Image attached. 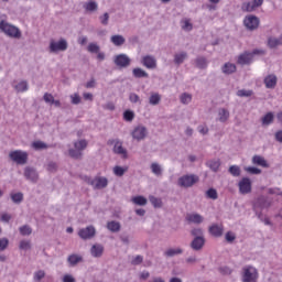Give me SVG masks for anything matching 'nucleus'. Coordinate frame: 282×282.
<instances>
[{"label": "nucleus", "instance_id": "nucleus-12", "mask_svg": "<svg viewBox=\"0 0 282 282\" xmlns=\"http://www.w3.org/2000/svg\"><path fill=\"white\" fill-rule=\"evenodd\" d=\"M148 133L149 131L147 130V127L138 126L133 129L131 135L133 140H138V142H140V140H144V138H147Z\"/></svg>", "mask_w": 282, "mask_h": 282}, {"label": "nucleus", "instance_id": "nucleus-26", "mask_svg": "<svg viewBox=\"0 0 282 282\" xmlns=\"http://www.w3.org/2000/svg\"><path fill=\"white\" fill-rule=\"evenodd\" d=\"M263 127H270L274 122V112H267L261 119Z\"/></svg>", "mask_w": 282, "mask_h": 282}, {"label": "nucleus", "instance_id": "nucleus-20", "mask_svg": "<svg viewBox=\"0 0 282 282\" xmlns=\"http://www.w3.org/2000/svg\"><path fill=\"white\" fill-rule=\"evenodd\" d=\"M238 65H250L252 63V54L249 52H245L238 56L237 61Z\"/></svg>", "mask_w": 282, "mask_h": 282}, {"label": "nucleus", "instance_id": "nucleus-57", "mask_svg": "<svg viewBox=\"0 0 282 282\" xmlns=\"http://www.w3.org/2000/svg\"><path fill=\"white\" fill-rule=\"evenodd\" d=\"M70 102L72 105H80L82 102L80 95H78V93L70 95Z\"/></svg>", "mask_w": 282, "mask_h": 282}, {"label": "nucleus", "instance_id": "nucleus-16", "mask_svg": "<svg viewBox=\"0 0 282 282\" xmlns=\"http://www.w3.org/2000/svg\"><path fill=\"white\" fill-rule=\"evenodd\" d=\"M251 162L256 166H262V169H270V163H268L265 158H263L259 154L253 155L252 159H251Z\"/></svg>", "mask_w": 282, "mask_h": 282}, {"label": "nucleus", "instance_id": "nucleus-63", "mask_svg": "<svg viewBox=\"0 0 282 282\" xmlns=\"http://www.w3.org/2000/svg\"><path fill=\"white\" fill-rule=\"evenodd\" d=\"M269 195H280L282 197V191L279 187H270L268 189Z\"/></svg>", "mask_w": 282, "mask_h": 282}, {"label": "nucleus", "instance_id": "nucleus-56", "mask_svg": "<svg viewBox=\"0 0 282 282\" xmlns=\"http://www.w3.org/2000/svg\"><path fill=\"white\" fill-rule=\"evenodd\" d=\"M19 248L20 250H30L32 248V242L30 240H22Z\"/></svg>", "mask_w": 282, "mask_h": 282}, {"label": "nucleus", "instance_id": "nucleus-43", "mask_svg": "<svg viewBox=\"0 0 282 282\" xmlns=\"http://www.w3.org/2000/svg\"><path fill=\"white\" fill-rule=\"evenodd\" d=\"M182 23V30H184V32H191V30H193V23H191L189 19H184L181 21Z\"/></svg>", "mask_w": 282, "mask_h": 282}, {"label": "nucleus", "instance_id": "nucleus-49", "mask_svg": "<svg viewBox=\"0 0 282 282\" xmlns=\"http://www.w3.org/2000/svg\"><path fill=\"white\" fill-rule=\"evenodd\" d=\"M129 100L132 102V105H142V100H140V96L135 93H130Z\"/></svg>", "mask_w": 282, "mask_h": 282}, {"label": "nucleus", "instance_id": "nucleus-11", "mask_svg": "<svg viewBox=\"0 0 282 282\" xmlns=\"http://www.w3.org/2000/svg\"><path fill=\"white\" fill-rule=\"evenodd\" d=\"M24 177L28 180V182H32V184H36L39 182V172L36 169L32 166H26L24 169Z\"/></svg>", "mask_w": 282, "mask_h": 282}, {"label": "nucleus", "instance_id": "nucleus-64", "mask_svg": "<svg viewBox=\"0 0 282 282\" xmlns=\"http://www.w3.org/2000/svg\"><path fill=\"white\" fill-rule=\"evenodd\" d=\"M62 282H76V278L72 274H65L62 278Z\"/></svg>", "mask_w": 282, "mask_h": 282}, {"label": "nucleus", "instance_id": "nucleus-19", "mask_svg": "<svg viewBox=\"0 0 282 282\" xmlns=\"http://www.w3.org/2000/svg\"><path fill=\"white\" fill-rule=\"evenodd\" d=\"M206 246V238H194L191 242L192 250H195L196 252L202 250Z\"/></svg>", "mask_w": 282, "mask_h": 282}, {"label": "nucleus", "instance_id": "nucleus-32", "mask_svg": "<svg viewBox=\"0 0 282 282\" xmlns=\"http://www.w3.org/2000/svg\"><path fill=\"white\" fill-rule=\"evenodd\" d=\"M206 166H208V169H210V171H213L214 173H217V171H219V166H221V161L209 160L207 161Z\"/></svg>", "mask_w": 282, "mask_h": 282}, {"label": "nucleus", "instance_id": "nucleus-27", "mask_svg": "<svg viewBox=\"0 0 282 282\" xmlns=\"http://www.w3.org/2000/svg\"><path fill=\"white\" fill-rule=\"evenodd\" d=\"M195 65L198 69H206L208 67V59L204 56H198L195 59Z\"/></svg>", "mask_w": 282, "mask_h": 282}, {"label": "nucleus", "instance_id": "nucleus-38", "mask_svg": "<svg viewBox=\"0 0 282 282\" xmlns=\"http://www.w3.org/2000/svg\"><path fill=\"white\" fill-rule=\"evenodd\" d=\"M162 100V96H160V94L158 93H153L150 98H149V102L150 105H152L153 107L160 105V101Z\"/></svg>", "mask_w": 282, "mask_h": 282}, {"label": "nucleus", "instance_id": "nucleus-21", "mask_svg": "<svg viewBox=\"0 0 282 282\" xmlns=\"http://www.w3.org/2000/svg\"><path fill=\"white\" fill-rule=\"evenodd\" d=\"M276 82H278V78H276V75L274 74H271L264 77V85L267 89H274V87H276Z\"/></svg>", "mask_w": 282, "mask_h": 282}, {"label": "nucleus", "instance_id": "nucleus-6", "mask_svg": "<svg viewBox=\"0 0 282 282\" xmlns=\"http://www.w3.org/2000/svg\"><path fill=\"white\" fill-rule=\"evenodd\" d=\"M67 47H68L67 40L61 39L57 42L52 40L50 42L48 50H50L51 54H56V52H65V51H67Z\"/></svg>", "mask_w": 282, "mask_h": 282}, {"label": "nucleus", "instance_id": "nucleus-36", "mask_svg": "<svg viewBox=\"0 0 282 282\" xmlns=\"http://www.w3.org/2000/svg\"><path fill=\"white\" fill-rule=\"evenodd\" d=\"M191 235L192 237H194V239H206L204 237V229L199 228V227H195L191 230Z\"/></svg>", "mask_w": 282, "mask_h": 282}, {"label": "nucleus", "instance_id": "nucleus-23", "mask_svg": "<svg viewBox=\"0 0 282 282\" xmlns=\"http://www.w3.org/2000/svg\"><path fill=\"white\" fill-rule=\"evenodd\" d=\"M102 252H105V247H102V245H94L90 248V254H91V257H95L96 259L102 257Z\"/></svg>", "mask_w": 282, "mask_h": 282}, {"label": "nucleus", "instance_id": "nucleus-7", "mask_svg": "<svg viewBox=\"0 0 282 282\" xmlns=\"http://www.w3.org/2000/svg\"><path fill=\"white\" fill-rule=\"evenodd\" d=\"M88 184L93 186L95 191H101V188H107L109 180L105 176H97L95 178H88Z\"/></svg>", "mask_w": 282, "mask_h": 282}, {"label": "nucleus", "instance_id": "nucleus-17", "mask_svg": "<svg viewBox=\"0 0 282 282\" xmlns=\"http://www.w3.org/2000/svg\"><path fill=\"white\" fill-rule=\"evenodd\" d=\"M83 8L88 14H94V12H98V2L88 0L87 2H84Z\"/></svg>", "mask_w": 282, "mask_h": 282}, {"label": "nucleus", "instance_id": "nucleus-44", "mask_svg": "<svg viewBox=\"0 0 282 282\" xmlns=\"http://www.w3.org/2000/svg\"><path fill=\"white\" fill-rule=\"evenodd\" d=\"M19 230H20V235H22L23 237H28L32 235V227L28 225L20 227Z\"/></svg>", "mask_w": 282, "mask_h": 282}, {"label": "nucleus", "instance_id": "nucleus-13", "mask_svg": "<svg viewBox=\"0 0 282 282\" xmlns=\"http://www.w3.org/2000/svg\"><path fill=\"white\" fill-rule=\"evenodd\" d=\"M78 236L80 237V239H91L96 236V228H94V226L82 228L78 231Z\"/></svg>", "mask_w": 282, "mask_h": 282}, {"label": "nucleus", "instance_id": "nucleus-29", "mask_svg": "<svg viewBox=\"0 0 282 282\" xmlns=\"http://www.w3.org/2000/svg\"><path fill=\"white\" fill-rule=\"evenodd\" d=\"M221 72L223 74H235L237 72V66L232 63H226L223 67H221Z\"/></svg>", "mask_w": 282, "mask_h": 282}, {"label": "nucleus", "instance_id": "nucleus-34", "mask_svg": "<svg viewBox=\"0 0 282 282\" xmlns=\"http://www.w3.org/2000/svg\"><path fill=\"white\" fill-rule=\"evenodd\" d=\"M186 58H188V54L186 52L176 53L174 55V63L175 65H182Z\"/></svg>", "mask_w": 282, "mask_h": 282}, {"label": "nucleus", "instance_id": "nucleus-31", "mask_svg": "<svg viewBox=\"0 0 282 282\" xmlns=\"http://www.w3.org/2000/svg\"><path fill=\"white\" fill-rule=\"evenodd\" d=\"M14 89L15 91H18V94H23L24 91H28V89H30V85L26 80H21L14 86Z\"/></svg>", "mask_w": 282, "mask_h": 282}, {"label": "nucleus", "instance_id": "nucleus-51", "mask_svg": "<svg viewBox=\"0 0 282 282\" xmlns=\"http://www.w3.org/2000/svg\"><path fill=\"white\" fill-rule=\"evenodd\" d=\"M32 147L35 149V151H42L43 149H47V145L43 141H35L32 143Z\"/></svg>", "mask_w": 282, "mask_h": 282}, {"label": "nucleus", "instance_id": "nucleus-1", "mask_svg": "<svg viewBox=\"0 0 282 282\" xmlns=\"http://www.w3.org/2000/svg\"><path fill=\"white\" fill-rule=\"evenodd\" d=\"M270 206H272V203L269 202L265 196H259L253 200L252 210L256 213V217H258L260 221H263V210H265V208H270Z\"/></svg>", "mask_w": 282, "mask_h": 282}, {"label": "nucleus", "instance_id": "nucleus-50", "mask_svg": "<svg viewBox=\"0 0 282 282\" xmlns=\"http://www.w3.org/2000/svg\"><path fill=\"white\" fill-rule=\"evenodd\" d=\"M46 171L50 173H56V171H58V164L54 161H50L46 165Z\"/></svg>", "mask_w": 282, "mask_h": 282}, {"label": "nucleus", "instance_id": "nucleus-53", "mask_svg": "<svg viewBox=\"0 0 282 282\" xmlns=\"http://www.w3.org/2000/svg\"><path fill=\"white\" fill-rule=\"evenodd\" d=\"M150 203L152 204V206H154V208H162V199L155 196L150 197Z\"/></svg>", "mask_w": 282, "mask_h": 282}, {"label": "nucleus", "instance_id": "nucleus-33", "mask_svg": "<svg viewBox=\"0 0 282 282\" xmlns=\"http://www.w3.org/2000/svg\"><path fill=\"white\" fill-rule=\"evenodd\" d=\"M107 228L110 230V232H120L122 225H120L119 221L111 220L107 223Z\"/></svg>", "mask_w": 282, "mask_h": 282}, {"label": "nucleus", "instance_id": "nucleus-3", "mask_svg": "<svg viewBox=\"0 0 282 282\" xmlns=\"http://www.w3.org/2000/svg\"><path fill=\"white\" fill-rule=\"evenodd\" d=\"M199 182V176L195 174H185L178 178V186L182 188H191Z\"/></svg>", "mask_w": 282, "mask_h": 282}, {"label": "nucleus", "instance_id": "nucleus-62", "mask_svg": "<svg viewBox=\"0 0 282 282\" xmlns=\"http://www.w3.org/2000/svg\"><path fill=\"white\" fill-rule=\"evenodd\" d=\"M99 21L101 25H109V13L106 12L102 15H100Z\"/></svg>", "mask_w": 282, "mask_h": 282}, {"label": "nucleus", "instance_id": "nucleus-28", "mask_svg": "<svg viewBox=\"0 0 282 282\" xmlns=\"http://www.w3.org/2000/svg\"><path fill=\"white\" fill-rule=\"evenodd\" d=\"M230 118V111L226 108H220L218 110V122H226Z\"/></svg>", "mask_w": 282, "mask_h": 282}, {"label": "nucleus", "instance_id": "nucleus-15", "mask_svg": "<svg viewBox=\"0 0 282 282\" xmlns=\"http://www.w3.org/2000/svg\"><path fill=\"white\" fill-rule=\"evenodd\" d=\"M113 143H115V145H113V153H116L117 155H122V158L124 160H127V158H128L127 149H124L122 147V141L116 139V140L111 141V144H113Z\"/></svg>", "mask_w": 282, "mask_h": 282}, {"label": "nucleus", "instance_id": "nucleus-9", "mask_svg": "<svg viewBox=\"0 0 282 282\" xmlns=\"http://www.w3.org/2000/svg\"><path fill=\"white\" fill-rule=\"evenodd\" d=\"M113 63L117 67L124 69V68L129 67V65H131V58L128 57L127 54L121 53V54L115 56Z\"/></svg>", "mask_w": 282, "mask_h": 282}, {"label": "nucleus", "instance_id": "nucleus-54", "mask_svg": "<svg viewBox=\"0 0 282 282\" xmlns=\"http://www.w3.org/2000/svg\"><path fill=\"white\" fill-rule=\"evenodd\" d=\"M245 171L247 173H250V175H261V169H258V167H254V166L245 167Z\"/></svg>", "mask_w": 282, "mask_h": 282}, {"label": "nucleus", "instance_id": "nucleus-25", "mask_svg": "<svg viewBox=\"0 0 282 282\" xmlns=\"http://www.w3.org/2000/svg\"><path fill=\"white\" fill-rule=\"evenodd\" d=\"M268 45L271 50H274L282 45V34L279 37H269Z\"/></svg>", "mask_w": 282, "mask_h": 282}, {"label": "nucleus", "instance_id": "nucleus-22", "mask_svg": "<svg viewBox=\"0 0 282 282\" xmlns=\"http://www.w3.org/2000/svg\"><path fill=\"white\" fill-rule=\"evenodd\" d=\"M186 220H187L189 224L199 225V224H204V216H202V215H199V214H187Z\"/></svg>", "mask_w": 282, "mask_h": 282}, {"label": "nucleus", "instance_id": "nucleus-48", "mask_svg": "<svg viewBox=\"0 0 282 282\" xmlns=\"http://www.w3.org/2000/svg\"><path fill=\"white\" fill-rule=\"evenodd\" d=\"M75 149L77 151H85L87 149V141L86 140H79L74 143Z\"/></svg>", "mask_w": 282, "mask_h": 282}, {"label": "nucleus", "instance_id": "nucleus-45", "mask_svg": "<svg viewBox=\"0 0 282 282\" xmlns=\"http://www.w3.org/2000/svg\"><path fill=\"white\" fill-rule=\"evenodd\" d=\"M229 173L234 177H239V175H241V167H239L238 165H231L229 167Z\"/></svg>", "mask_w": 282, "mask_h": 282}, {"label": "nucleus", "instance_id": "nucleus-18", "mask_svg": "<svg viewBox=\"0 0 282 282\" xmlns=\"http://www.w3.org/2000/svg\"><path fill=\"white\" fill-rule=\"evenodd\" d=\"M178 254H184V249L180 247L169 248L163 252V256L166 257V259H173V257H178Z\"/></svg>", "mask_w": 282, "mask_h": 282}, {"label": "nucleus", "instance_id": "nucleus-46", "mask_svg": "<svg viewBox=\"0 0 282 282\" xmlns=\"http://www.w3.org/2000/svg\"><path fill=\"white\" fill-rule=\"evenodd\" d=\"M45 279V272L43 270L35 271L33 274V281L34 282H40Z\"/></svg>", "mask_w": 282, "mask_h": 282}, {"label": "nucleus", "instance_id": "nucleus-5", "mask_svg": "<svg viewBox=\"0 0 282 282\" xmlns=\"http://www.w3.org/2000/svg\"><path fill=\"white\" fill-rule=\"evenodd\" d=\"M9 158L12 162H15V164H28V152L21 150L11 151Z\"/></svg>", "mask_w": 282, "mask_h": 282}, {"label": "nucleus", "instance_id": "nucleus-58", "mask_svg": "<svg viewBox=\"0 0 282 282\" xmlns=\"http://www.w3.org/2000/svg\"><path fill=\"white\" fill-rule=\"evenodd\" d=\"M88 52H90V54H98V52H100V46L96 43H90L88 45Z\"/></svg>", "mask_w": 282, "mask_h": 282}, {"label": "nucleus", "instance_id": "nucleus-47", "mask_svg": "<svg viewBox=\"0 0 282 282\" xmlns=\"http://www.w3.org/2000/svg\"><path fill=\"white\" fill-rule=\"evenodd\" d=\"M11 199L13 204H21L23 202V193L11 194Z\"/></svg>", "mask_w": 282, "mask_h": 282}, {"label": "nucleus", "instance_id": "nucleus-60", "mask_svg": "<svg viewBox=\"0 0 282 282\" xmlns=\"http://www.w3.org/2000/svg\"><path fill=\"white\" fill-rule=\"evenodd\" d=\"M127 170L126 169H123L122 166H115L113 167V173H115V175H117V177H122V175H124V172H126Z\"/></svg>", "mask_w": 282, "mask_h": 282}, {"label": "nucleus", "instance_id": "nucleus-2", "mask_svg": "<svg viewBox=\"0 0 282 282\" xmlns=\"http://www.w3.org/2000/svg\"><path fill=\"white\" fill-rule=\"evenodd\" d=\"M0 30L7 34V36H10L11 39H21V31L19 28L6 22H0Z\"/></svg>", "mask_w": 282, "mask_h": 282}, {"label": "nucleus", "instance_id": "nucleus-8", "mask_svg": "<svg viewBox=\"0 0 282 282\" xmlns=\"http://www.w3.org/2000/svg\"><path fill=\"white\" fill-rule=\"evenodd\" d=\"M259 23H261V21L259 20V18H257V15H247L243 19V25L250 32H254V30L259 28Z\"/></svg>", "mask_w": 282, "mask_h": 282}, {"label": "nucleus", "instance_id": "nucleus-52", "mask_svg": "<svg viewBox=\"0 0 282 282\" xmlns=\"http://www.w3.org/2000/svg\"><path fill=\"white\" fill-rule=\"evenodd\" d=\"M252 94H253L252 90H246V89H240L237 91V96H239V98H250Z\"/></svg>", "mask_w": 282, "mask_h": 282}, {"label": "nucleus", "instance_id": "nucleus-10", "mask_svg": "<svg viewBox=\"0 0 282 282\" xmlns=\"http://www.w3.org/2000/svg\"><path fill=\"white\" fill-rule=\"evenodd\" d=\"M238 187H239V193L241 195H248V193H252V181H250V178L248 177H243L238 183Z\"/></svg>", "mask_w": 282, "mask_h": 282}, {"label": "nucleus", "instance_id": "nucleus-4", "mask_svg": "<svg viewBox=\"0 0 282 282\" xmlns=\"http://www.w3.org/2000/svg\"><path fill=\"white\" fill-rule=\"evenodd\" d=\"M259 272L254 267L247 265L242 269V282H257Z\"/></svg>", "mask_w": 282, "mask_h": 282}, {"label": "nucleus", "instance_id": "nucleus-61", "mask_svg": "<svg viewBox=\"0 0 282 282\" xmlns=\"http://www.w3.org/2000/svg\"><path fill=\"white\" fill-rule=\"evenodd\" d=\"M206 195L209 199H217L218 195H217V189L215 188H209L207 192H206Z\"/></svg>", "mask_w": 282, "mask_h": 282}, {"label": "nucleus", "instance_id": "nucleus-41", "mask_svg": "<svg viewBox=\"0 0 282 282\" xmlns=\"http://www.w3.org/2000/svg\"><path fill=\"white\" fill-rule=\"evenodd\" d=\"M132 203L135 204V206H147L148 200L144 196H134Z\"/></svg>", "mask_w": 282, "mask_h": 282}, {"label": "nucleus", "instance_id": "nucleus-14", "mask_svg": "<svg viewBox=\"0 0 282 282\" xmlns=\"http://www.w3.org/2000/svg\"><path fill=\"white\" fill-rule=\"evenodd\" d=\"M141 63L147 69H155L158 67V59L153 55L143 56Z\"/></svg>", "mask_w": 282, "mask_h": 282}, {"label": "nucleus", "instance_id": "nucleus-30", "mask_svg": "<svg viewBox=\"0 0 282 282\" xmlns=\"http://www.w3.org/2000/svg\"><path fill=\"white\" fill-rule=\"evenodd\" d=\"M110 42L113 43L116 45V47H120V46L124 45L127 40L122 35H112L110 37Z\"/></svg>", "mask_w": 282, "mask_h": 282}, {"label": "nucleus", "instance_id": "nucleus-37", "mask_svg": "<svg viewBox=\"0 0 282 282\" xmlns=\"http://www.w3.org/2000/svg\"><path fill=\"white\" fill-rule=\"evenodd\" d=\"M67 261H68L69 265H72V267L78 265V263H80V261H83V257H80L78 254H70L67 258Z\"/></svg>", "mask_w": 282, "mask_h": 282}, {"label": "nucleus", "instance_id": "nucleus-39", "mask_svg": "<svg viewBox=\"0 0 282 282\" xmlns=\"http://www.w3.org/2000/svg\"><path fill=\"white\" fill-rule=\"evenodd\" d=\"M151 172L153 173V175H156V177H160V175H162V165L159 163H152L150 165Z\"/></svg>", "mask_w": 282, "mask_h": 282}, {"label": "nucleus", "instance_id": "nucleus-55", "mask_svg": "<svg viewBox=\"0 0 282 282\" xmlns=\"http://www.w3.org/2000/svg\"><path fill=\"white\" fill-rule=\"evenodd\" d=\"M135 118V113L131 110H126L123 112V119L127 120V122H131Z\"/></svg>", "mask_w": 282, "mask_h": 282}, {"label": "nucleus", "instance_id": "nucleus-59", "mask_svg": "<svg viewBox=\"0 0 282 282\" xmlns=\"http://www.w3.org/2000/svg\"><path fill=\"white\" fill-rule=\"evenodd\" d=\"M68 154L70 155V158H74L75 160L80 159V155H83V153H80V150L77 149H70L68 151Z\"/></svg>", "mask_w": 282, "mask_h": 282}, {"label": "nucleus", "instance_id": "nucleus-40", "mask_svg": "<svg viewBox=\"0 0 282 282\" xmlns=\"http://www.w3.org/2000/svg\"><path fill=\"white\" fill-rule=\"evenodd\" d=\"M242 12H254L257 7H254L253 2H243L241 6Z\"/></svg>", "mask_w": 282, "mask_h": 282}, {"label": "nucleus", "instance_id": "nucleus-24", "mask_svg": "<svg viewBox=\"0 0 282 282\" xmlns=\"http://www.w3.org/2000/svg\"><path fill=\"white\" fill-rule=\"evenodd\" d=\"M209 232L213 235V237H221V235H224V226L212 225L209 227Z\"/></svg>", "mask_w": 282, "mask_h": 282}, {"label": "nucleus", "instance_id": "nucleus-42", "mask_svg": "<svg viewBox=\"0 0 282 282\" xmlns=\"http://www.w3.org/2000/svg\"><path fill=\"white\" fill-rule=\"evenodd\" d=\"M180 100H181L182 105H191V101L193 100V95H191L188 93H183L180 96Z\"/></svg>", "mask_w": 282, "mask_h": 282}, {"label": "nucleus", "instance_id": "nucleus-35", "mask_svg": "<svg viewBox=\"0 0 282 282\" xmlns=\"http://www.w3.org/2000/svg\"><path fill=\"white\" fill-rule=\"evenodd\" d=\"M132 75L134 76V78H149V73H147V70L139 67L133 68Z\"/></svg>", "mask_w": 282, "mask_h": 282}]
</instances>
